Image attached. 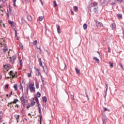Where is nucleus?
Wrapping results in <instances>:
<instances>
[{
	"instance_id": "nucleus-1",
	"label": "nucleus",
	"mask_w": 124,
	"mask_h": 124,
	"mask_svg": "<svg viewBox=\"0 0 124 124\" xmlns=\"http://www.w3.org/2000/svg\"><path fill=\"white\" fill-rule=\"evenodd\" d=\"M20 100L23 106L26 105V103H28V98L27 97V96H22L20 98Z\"/></svg>"
},
{
	"instance_id": "nucleus-2",
	"label": "nucleus",
	"mask_w": 124,
	"mask_h": 124,
	"mask_svg": "<svg viewBox=\"0 0 124 124\" xmlns=\"http://www.w3.org/2000/svg\"><path fill=\"white\" fill-rule=\"evenodd\" d=\"M28 88L31 93H34L35 92V87H34V83H30L28 86Z\"/></svg>"
},
{
	"instance_id": "nucleus-3",
	"label": "nucleus",
	"mask_w": 124,
	"mask_h": 124,
	"mask_svg": "<svg viewBox=\"0 0 124 124\" xmlns=\"http://www.w3.org/2000/svg\"><path fill=\"white\" fill-rule=\"evenodd\" d=\"M15 60H16V56H13L12 57H10L9 61L11 63H14Z\"/></svg>"
},
{
	"instance_id": "nucleus-4",
	"label": "nucleus",
	"mask_w": 124,
	"mask_h": 124,
	"mask_svg": "<svg viewBox=\"0 0 124 124\" xmlns=\"http://www.w3.org/2000/svg\"><path fill=\"white\" fill-rule=\"evenodd\" d=\"M96 26L98 29H100V28L103 27V24L101 22L98 21L96 22Z\"/></svg>"
},
{
	"instance_id": "nucleus-5",
	"label": "nucleus",
	"mask_w": 124,
	"mask_h": 124,
	"mask_svg": "<svg viewBox=\"0 0 124 124\" xmlns=\"http://www.w3.org/2000/svg\"><path fill=\"white\" fill-rule=\"evenodd\" d=\"M9 74L11 76H12V78H15V77H17V76L15 75V74L13 72V71H11L9 72Z\"/></svg>"
},
{
	"instance_id": "nucleus-6",
	"label": "nucleus",
	"mask_w": 124,
	"mask_h": 124,
	"mask_svg": "<svg viewBox=\"0 0 124 124\" xmlns=\"http://www.w3.org/2000/svg\"><path fill=\"white\" fill-rule=\"evenodd\" d=\"M102 121L103 124H106V123H107V118L105 116L103 115Z\"/></svg>"
},
{
	"instance_id": "nucleus-7",
	"label": "nucleus",
	"mask_w": 124,
	"mask_h": 124,
	"mask_svg": "<svg viewBox=\"0 0 124 124\" xmlns=\"http://www.w3.org/2000/svg\"><path fill=\"white\" fill-rule=\"evenodd\" d=\"M56 28H57V31L58 32V33H61V27H60V25H56Z\"/></svg>"
},
{
	"instance_id": "nucleus-8",
	"label": "nucleus",
	"mask_w": 124,
	"mask_h": 124,
	"mask_svg": "<svg viewBox=\"0 0 124 124\" xmlns=\"http://www.w3.org/2000/svg\"><path fill=\"white\" fill-rule=\"evenodd\" d=\"M106 92L105 93V98H106V95H107V90H108V84L106 83Z\"/></svg>"
},
{
	"instance_id": "nucleus-9",
	"label": "nucleus",
	"mask_w": 124,
	"mask_h": 124,
	"mask_svg": "<svg viewBox=\"0 0 124 124\" xmlns=\"http://www.w3.org/2000/svg\"><path fill=\"white\" fill-rule=\"evenodd\" d=\"M15 118L17 120V123H19V118H20V115H18L17 114L15 115Z\"/></svg>"
},
{
	"instance_id": "nucleus-10",
	"label": "nucleus",
	"mask_w": 124,
	"mask_h": 124,
	"mask_svg": "<svg viewBox=\"0 0 124 124\" xmlns=\"http://www.w3.org/2000/svg\"><path fill=\"white\" fill-rule=\"evenodd\" d=\"M27 19L28 20V21L31 22V21H32V17L31 16H27Z\"/></svg>"
},
{
	"instance_id": "nucleus-11",
	"label": "nucleus",
	"mask_w": 124,
	"mask_h": 124,
	"mask_svg": "<svg viewBox=\"0 0 124 124\" xmlns=\"http://www.w3.org/2000/svg\"><path fill=\"white\" fill-rule=\"evenodd\" d=\"M35 100L37 102L38 106H39L40 104H39V102L38 101V98H37V97H35Z\"/></svg>"
},
{
	"instance_id": "nucleus-12",
	"label": "nucleus",
	"mask_w": 124,
	"mask_h": 124,
	"mask_svg": "<svg viewBox=\"0 0 124 124\" xmlns=\"http://www.w3.org/2000/svg\"><path fill=\"white\" fill-rule=\"evenodd\" d=\"M46 101H47V98L46 97V96H44L43 97V102L46 103Z\"/></svg>"
},
{
	"instance_id": "nucleus-13",
	"label": "nucleus",
	"mask_w": 124,
	"mask_h": 124,
	"mask_svg": "<svg viewBox=\"0 0 124 124\" xmlns=\"http://www.w3.org/2000/svg\"><path fill=\"white\" fill-rule=\"evenodd\" d=\"M83 29L84 30H87V29H88V25H87V24L86 23L84 24Z\"/></svg>"
},
{
	"instance_id": "nucleus-14",
	"label": "nucleus",
	"mask_w": 124,
	"mask_h": 124,
	"mask_svg": "<svg viewBox=\"0 0 124 124\" xmlns=\"http://www.w3.org/2000/svg\"><path fill=\"white\" fill-rule=\"evenodd\" d=\"M36 75H40V73L39 72V70H38V69H36Z\"/></svg>"
},
{
	"instance_id": "nucleus-15",
	"label": "nucleus",
	"mask_w": 124,
	"mask_h": 124,
	"mask_svg": "<svg viewBox=\"0 0 124 124\" xmlns=\"http://www.w3.org/2000/svg\"><path fill=\"white\" fill-rule=\"evenodd\" d=\"M7 50H8L7 46H5L3 50V52L4 53V54H5V52H6V51H7Z\"/></svg>"
},
{
	"instance_id": "nucleus-16",
	"label": "nucleus",
	"mask_w": 124,
	"mask_h": 124,
	"mask_svg": "<svg viewBox=\"0 0 124 124\" xmlns=\"http://www.w3.org/2000/svg\"><path fill=\"white\" fill-rule=\"evenodd\" d=\"M76 73L77 74H79V75H80V70L79 69H78V68H76Z\"/></svg>"
},
{
	"instance_id": "nucleus-17",
	"label": "nucleus",
	"mask_w": 124,
	"mask_h": 124,
	"mask_svg": "<svg viewBox=\"0 0 124 124\" xmlns=\"http://www.w3.org/2000/svg\"><path fill=\"white\" fill-rule=\"evenodd\" d=\"M112 30H114V29H116V24L115 23H112L111 24Z\"/></svg>"
},
{
	"instance_id": "nucleus-18",
	"label": "nucleus",
	"mask_w": 124,
	"mask_h": 124,
	"mask_svg": "<svg viewBox=\"0 0 124 124\" xmlns=\"http://www.w3.org/2000/svg\"><path fill=\"white\" fill-rule=\"evenodd\" d=\"M93 60H95L97 63L99 62V59H97L96 57H93Z\"/></svg>"
},
{
	"instance_id": "nucleus-19",
	"label": "nucleus",
	"mask_w": 124,
	"mask_h": 124,
	"mask_svg": "<svg viewBox=\"0 0 124 124\" xmlns=\"http://www.w3.org/2000/svg\"><path fill=\"white\" fill-rule=\"evenodd\" d=\"M110 1V0H105L104 1V3L105 4H108V3Z\"/></svg>"
},
{
	"instance_id": "nucleus-20",
	"label": "nucleus",
	"mask_w": 124,
	"mask_h": 124,
	"mask_svg": "<svg viewBox=\"0 0 124 124\" xmlns=\"http://www.w3.org/2000/svg\"><path fill=\"white\" fill-rule=\"evenodd\" d=\"M74 9L75 12H77V11H78V7H77V6H75L74 7Z\"/></svg>"
},
{
	"instance_id": "nucleus-21",
	"label": "nucleus",
	"mask_w": 124,
	"mask_h": 124,
	"mask_svg": "<svg viewBox=\"0 0 124 124\" xmlns=\"http://www.w3.org/2000/svg\"><path fill=\"white\" fill-rule=\"evenodd\" d=\"M17 87H18V85L17 84H15L14 85V88L15 91H17Z\"/></svg>"
},
{
	"instance_id": "nucleus-22",
	"label": "nucleus",
	"mask_w": 124,
	"mask_h": 124,
	"mask_svg": "<svg viewBox=\"0 0 124 124\" xmlns=\"http://www.w3.org/2000/svg\"><path fill=\"white\" fill-rule=\"evenodd\" d=\"M117 16L118 17L119 19H120V18H122L123 17V15H122V14H117Z\"/></svg>"
},
{
	"instance_id": "nucleus-23",
	"label": "nucleus",
	"mask_w": 124,
	"mask_h": 124,
	"mask_svg": "<svg viewBox=\"0 0 124 124\" xmlns=\"http://www.w3.org/2000/svg\"><path fill=\"white\" fill-rule=\"evenodd\" d=\"M19 46L21 50H23V49H24V46H23V44H22V43L19 44Z\"/></svg>"
},
{
	"instance_id": "nucleus-24",
	"label": "nucleus",
	"mask_w": 124,
	"mask_h": 124,
	"mask_svg": "<svg viewBox=\"0 0 124 124\" xmlns=\"http://www.w3.org/2000/svg\"><path fill=\"white\" fill-rule=\"evenodd\" d=\"M39 62L40 63V65L41 66H42V62H41V58L39 59Z\"/></svg>"
},
{
	"instance_id": "nucleus-25",
	"label": "nucleus",
	"mask_w": 124,
	"mask_h": 124,
	"mask_svg": "<svg viewBox=\"0 0 124 124\" xmlns=\"http://www.w3.org/2000/svg\"><path fill=\"white\" fill-rule=\"evenodd\" d=\"M39 117H40V124H41L42 122V116L39 115Z\"/></svg>"
},
{
	"instance_id": "nucleus-26",
	"label": "nucleus",
	"mask_w": 124,
	"mask_h": 124,
	"mask_svg": "<svg viewBox=\"0 0 124 124\" xmlns=\"http://www.w3.org/2000/svg\"><path fill=\"white\" fill-rule=\"evenodd\" d=\"M31 44H32L33 45V44H34V45H37V40H35L34 41V43H31Z\"/></svg>"
},
{
	"instance_id": "nucleus-27",
	"label": "nucleus",
	"mask_w": 124,
	"mask_h": 124,
	"mask_svg": "<svg viewBox=\"0 0 124 124\" xmlns=\"http://www.w3.org/2000/svg\"><path fill=\"white\" fill-rule=\"evenodd\" d=\"M104 111L105 112H106V111H108V112H110V109H108L107 108H104Z\"/></svg>"
},
{
	"instance_id": "nucleus-28",
	"label": "nucleus",
	"mask_w": 124,
	"mask_h": 124,
	"mask_svg": "<svg viewBox=\"0 0 124 124\" xmlns=\"http://www.w3.org/2000/svg\"><path fill=\"white\" fill-rule=\"evenodd\" d=\"M37 96L38 97H40V96H41V93H39V92H37Z\"/></svg>"
},
{
	"instance_id": "nucleus-29",
	"label": "nucleus",
	"mask_w": 124,
	"mask_h": 124,
	"mask_svg": "<svg viewBox=\"0 0 124 124\" xmlns=\"http://www.w3.org/2000/svg\"><path fill=\"white\" fill-rule=\"evenodd\" d=\"M31 106H32V107H33L34 104H35V102H34V101H31Z\"/></svg>"
},
{
	"instance_id": "nucleus-30",
	"label": "nucleus",
	"mask_w": 124,
	"mask_h": 124,
	"mask_svg": "<svg viewBox=\"0 0 124 124\" xmlns=\"http://www.w3.org/2000/svg\"><path fill=\"white\" fill-rule=\"evenodd\" d=\"M97 10H98V7L94 8L93 9L94 12H97Z\"/></svg>"
},
{
	"instance_id": "nucleus-31",
	"label": "nucleus",
	"mask_w": 124,
	"mask_h": 124,
	"mask_svg": "<svg viewBox=\"0 0 124 124\" xmlns=\"http://www.w3.org/2000/svg\"><path fill=\"white\" fill-rule=\"evenodd\" d=\"M38 109H39V113L40 114V115H42L41 114V108H40V107H38Z\"/></svg>"
},
{
	"instance_id": "nucleus-32",
	"label": "nucleus",
	"mask_w": 124,
	"mask_h": 124,
	"mask_svg": "<svg viewBox=\"0 0 124 124\" xmlns=\"http://www.w3.org/2000/svg\"><path fill=\"white\" fill-rule=\"evenodd\" d=\"M53 3L54 4V7H57V6H58V5L57 4V2L56 1H54Z\"/></svg>"
},
{
	"instance_id": "nucleus-33",
	"label": "nucleus",
	"mask_w": 124,
	"mask_h": 124,
	"mask_svg": "<svg viewBox=\"0 0 124 124\" xmlns=\"http://www.w3.org/2000/svg\"><path fill=\"white\" fill-rule=\"evenodd\" d=\"M14 31H15L16 37H18V36L17 35V31H16V29H14Z\"/></svg>"
},
{
	"instance_id": "nucleus-34",
	"label": "nucleus",
	"mask_w": 124,
	"mask_h": 124,
	"mask_svg": "<svg viewBox=\"0 0 124 124\" xmlns=\"http://www.w3.org/2000/svg\"><path fill=\"white\" fill-rule=\"evenodd\" d=\"M19 101V100H18V99H16L14 101V103H17V102H18Z\"/></svg>"
},
{
	"instance_id": "nucleus-35",
	"label": "nucleus",
	"mask_w": 124,
	"mask_h": 124,
	"mask_svg": "<svg viewBox=\"0 0 124 124\" xmlns=\"http://www.w3.org/2000/svg\"><path fill=\"white\" fill-rule=\"evenodd\" d=\"M109 63L110 64V67H113V66H114V65H113V63L111 62H109Z\"/></svg>"
},
{
	"instance_id": "nucleus-36",
	"label": "nucleus",
	"mask_w": 124,
	"mask_h": 124,
	"mask_svg": "<svg viewBox=\"0 0 124 124\" xmlns=\"http://www.w3.org/2000/svg\"><path fill=\"white\" fill-rule=\"evenodd\" d=\"M42 20H43V16H40L39 17V21H42Z\"/></svg>"
},
{
	"instance_id": "nucleus-37",
	"label": "nucleus",
	"mask_w": 124,
	"mask_h": 124,
	"mask_svg": "<svg viewBox=\"0 0 124 124\" xmlns=\"http://www.w3.org/2000/svg\"><path fill=\"white\" fill-rule=\"evenodd\" d=\"M21 20L22 23H25V20H24V17H23V16L21 17Z\"/></svg>"
},
{
	"instance_id": "nucleus-38",
	"label": "nucleus",
	"mask_w": 124,
	"mask_h": 124,
	"mask_svg": "<svg viewBox=\"0 0 124 124\" xmlns=\"http://www.w3.org/2000/svg\"><path fill=\"white\" fill-rule=\"evenodd\" d=\"M116 1H119V2H124V0H116Z\"/></svg>"
},
{
	"instance_id": "nucleus-39",
	"label": "nucleus",
	"mask_w": 124,
	"mask_h": 124,
	"mask_svg": "<svg viewBox=\"0 0 124 124\" xmlns=\"http://www.w3.org/2000/svg\"><path fill=\"white\" fill-rule=\"evenodd\" d=\"M93 4L94 6H96V5H97L98 3L96 2H94L93 3Z\"/></svg>"
},
{
	"instance_id": "nucleus-40",
	"label": "nucleus",
	"mask_w": 124,
	"mask_h": 124,
	"mask_svg": "<svg viewBox=\"0 0 124 124\" xmlns=\"http://www.w3.org/2000/svg\"><path fill=\"white\" fill-rule=\"evenodd\" d=\"M9 23L10 25H11V26H13V22L11 21H9Z\"/></svg>"
},
{
	"instance_id": "nucleus-41",
	"label": "nucleus",
	"mask_w": 124,
	"mask_h": 124,
	"mask_svg": "<svg viewBox=\"0 0 124 124\" xmlns=\"http://www.w3.org/2000/svg\"><path fill=\"white\" fill-rule=\"evenodd\" d=\"M31 104H29L28 106H27V108H30V107H31Z\"/></svg>"
},
{
	"instance_id": "nucleus-42",
	"label": "nucleus",
	"mask_w": 124,
	"mask_h": 124,
	"mask_svg": "<svg viewBox=\"0 0 124 124\" xmlns=\"http://www.w3.org/2000/svg\"><path fill=\"white\" fill-rule=\"evenodd\" d=\"M48 58L49 59H51V54L48 53Z\"/></svg>"
},
{
	"instance_id": "nucleus-43",
	"label": "nucleus",
	"mask_w": 124,
	"mask_h": 124,
	"mask_svg": "<svg viewBox=\"0 0 124 124\" xmlns=\"http://www.w3.org/2000/svg\"><path fill=\"white\" fill-rule=\"evenodd\" d=\"M110 50H111V48H110V47H108V53H111Z\"/></svg>"
},
{
	"instance_id": "nucleus-44",
	"label": "nucleus",
	"mask_w": 124,
	"mask_h": 124,
	"mask_svg": "<svg viewBox=\"0 0 124 124\" xmlns=\"http://www.w3.org/2000/svg\"><path fill=\"white\" fill-rule=\"evenodd\" d=\"M120 67H122L123 69H124V67H123V64H122V63H120Z\"/></svg>"
},
{
	"instance_id": "nucleus-45",
	"label": "nucleus",
	"mask_w": 124,
	"mask_h": 124,
	"mask_svg": "<svg viewBox=\"0 0 124 124\" xmlns=\"http://www.w3.org/2000/svg\"><path fill=\"white\" fill-rule=\"evenodd\" d=\"M8 87H9V85L8 84H6L5 86V88L6 89H8Z\"/></svg>"
},
{
	"instance_id": "nucleus-46",
	"label": "nucleus",
	"mask_w": 124,
	"mask_h": 124,
	"mask_svg": "<svg viewBox=\"0 0 124 124\" xmlns=\"http://www.w3.org/2000/svg\"><path fill=\"white\" fill-rule=\"evenodd\" d=\"M29 89H30V88H29V86H27V89H26L27 93H29Z\"/></svg>"
},
{
	"instance_id": "nucleus-47",
	"label": "nucleus",
	"mask_w": 124,
	"mask_h": 124,
	"mask_svg": "<svg viewBox=\"0 0 124 124\" xmlns=\"http://www.w3.org/2000/svg\"><path fill=\"white\" fill-rule=\"evenodd\" d=\"M63 66H64V68L63 69H65V68L66 67V64H64V65H63Z\"/></svg>"
},
{
	"instance_id": "nucleus-48",
	"label": "nucleus",
	"mask_w": 124,
	"mask_h": 124,
	"mask_svg": "<svg viewBox=\"0 0 124 124\" xmlns=\"http://www.w3.org/2000/svg\"><path fill=\"white\" fill-rule=\"evenodd\" d=\"M4 67H5V68H8L9 66L7 65H5Z\"/></svg>"
},
{
	"instance_id": "nucleus-49",
	"label": "nucleus",
	"mask_w": 124,
	"mask_h": 124,
	"mask_svg": "<svg viewBox=\"0 0 124 124\" xmlns=\"http://www.w3.org/2000/svg\"><path fill=\"white\" fill-rule=\"evenodd\" d=\"M28 77H31V73H29L28 74Z\"/></svg>"
},
{
	"instance_id": "nucleus-50",
	"label": "nucleus",
	"mask_w": 124,
	"mask_h": 124,
	"mask_svg": "<svg viewBox=\"0 0 124 124\" xmlns=\"http://www.w3.org/2000/svg\"><path fill=\"white\" fill-rule=\"evenodd\" d=\"M25 1H27V2H30L31 0H25Z\"/></svg>"
},
{
	"instance_id": "nucleus-51",
	"label": "nucleus",
	"mask_w": 124,
	"mask_h": 124,
	"mask_svg": "<svg viewBox=\"0 0 124 124\" xmlns=\"http://www.w3.org/2000/svg\"><path fill=\"white\" fill-rule=\"evenodd\" d=\"M13 103H14L13 102H11L10 103H9V104H10V105H11V104H12Z\"/></svg>"
},
{
	"instance_id": "nucleus-52",
	"label": "nucleus",
	"mask_w": 124,
	"mask_h": 124,
	"mask_svg": "<svg viewBox=\"0 0 124 124\" xmlns=\"http://www.w3.org/2000/svg\"><path fill=\"white\" fill-rule=\"evenodd\" d=\"M10 96H11V95H12V92H11V93L9 94Z\"/></svg>"
},
{
	"instance_id": "nucleus-53",
	"label": "nucleus",
	"mask_w": 124,
	"mask_h": 124,
	"mask_svg": "<svg viewBox=\"0 0 124 124\" xmlns=\"http://www.w3.org/2000/svg\"><path fill=\"white\" fill-rule=\"evenodd\" d=\"M10 104H8V106H9V107H11V108H12V107H11V106H10V105H9Z\"/></svg>"
},
{
	"instance_id": "nucleus-54",
	"label": "nucleus",
	"mask_w": 124,
	"mask_h": 124,
	"mask_svg": "<svg viewBox=\"0 0 124 124\" xmlns=\"http://www.w3.org/2000/svg\"><path fill=\"white\" fill-rule=\"evenodd\" d=\"M20 65H22V60H20Z\"/></svg>"
},
{
	"instance_id": "nucleus-55",
	"label": "nucleus",
	"mask_w": 124,
	"mask_h": 124,
	"mask_svg": "<svg viewBox=\"0 0 124 124\" xmlns=\"http://www.w3.org/2000/svg\"><path fill=\"white\" fill-rule=\"evenodd\" d=\"M71 98L72 99H73V98H74V95H72Z\"/></svg>"
},
{
	"instance_id": "nucleus-56",
	"label": "nucleus",
	"mask_w": 124,
	"mask_h": 124,
	"mask_svg": "<svg viewBox=\"0 0 124 124\" xmlns=\"http://www.w3.org/2000/svg\"><path fill=\"white\" fill-rule=\"evenodd\" d=\"M7 97H10V95L9 94H7L6 95Z\"/></svg>"
},
{
	"instance_id": "nucleus-57",
	"label": "nucleus",
	"mask_w": 124,
	"mask_h": 124,
	"mask_svg": "<svg viewBox=\"0 0 124 124\" xmlns=\"http://www.w3.org/2000/svg\"><path fill=\"white\" fill-rule=\"evenodd\" d=\"M37 49L38 50H40V51H41V49H40V47H37Z\"/></svg>"
},
{
	"instance_id": "nucleus-58",
	"label": "nucleus",
	"mask_w": 124,
	"mask_h": 124,
	"mask_svg": "<svg viewBox=\"0 0 124 124\" xmlns=\"http://www.w3.org/2000/svg\"><path fill=\"white\" fill-rule=\"evenodd\" d=\"M42 67H43V69H44V71L45 72V69H44V66H43Z\"/></svg>"
},
{
	"instance_id": "nucleus-59",
	"label": "nucleus",
	"mask_w": 124,
	"mask_h": 124,
	"mask_svg": "<svg viewBox=\"0 0 124 124\" xmlns=\"http://www.w3.org/2000/svg\"><path fill=\"white\" fill-rule=\"evenodd\" d=\"M114 4H115V2H113L112 3H111L112 5H114Z\"/></svg>"
},
{
	"instance_id": "nucleus-60",
	"label": "nucleus",
	"mask_w": 124,
	"mask_h": 124,
	"mask_svg": "<svg viewBox=\"0 0 124 124\" xmlns=\"http://www.w3.org/2000/svg\"><path fill=\"white\" fill-rule=\"evenodd\" d=\"M71 13L72 14H73L74 13V12H73V11H71Z\"/></svg>"
},
{
	"instance_id": "nucleus-61",
	"label": "nucleus",
	"mask_w": 124,
	"mask_h": 124,
	"mask_svg": "<svg viewBox=\"0 0 124 124\" xmlns=\"http://www.w3.org/2000/svg\"><path fill=\"white\" fill-rule=\"evenodd\" d=\"M14 5L15 6H16V2H14Z\"/></svg>"
},
{
	"instance_id": "nucleus-62",
	"label": "nucleus",
	"mask_w": 124,
	"mask_h": 124,
	"mask_svg": "<svg viewBox=\"0 0 124 124\" xmlns=\"http://www.w3.org/2000/svg\"><path fill=\"white\" fill-rule=\"evenodd\" d=\"M86 97H87L88 99H89V97L88 96V94L87 93H86Z\"/></svg>"
},
{
	"instance_id": "nucleus-63",
	"label": "nucleus",
	"mask_w": 124,
	"mask_h": 124,
	"mask_svg": "<svg viewBox=\"0 0 124 124\" xmlns=\"http://www.w3.org/2000/svg\"><path fill=\"white\" fill-rule=\"evenodd\" d=\"M14 2H16V0H13Z\"/></svg>"
},
{
	"instance_id": "nucleus-64",
	"label": "nucleus",
	"mask_w": 124,
	"mask_h": 124,
	"mask_svg": "<svg viewBox=\"0 0 124 124\" xmlns=\"http://www.w3.org/2000/svg\"><path fill=\"white\" fill-rule=\"evenodd\" d=\"M36 89H38V86H37V85H36Z\"/></svg>"
}]
</instances>
